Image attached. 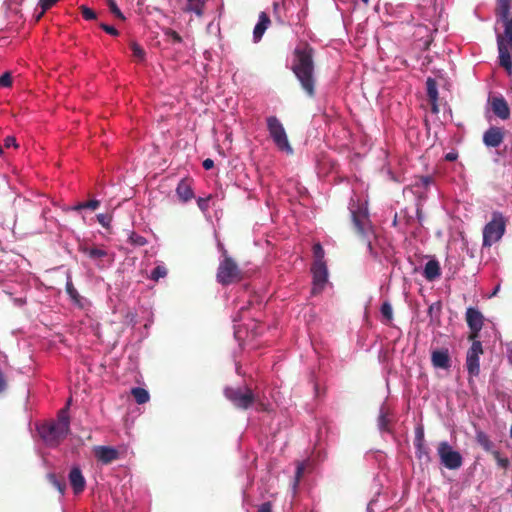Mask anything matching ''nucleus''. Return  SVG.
I'll use <instances>...</instances> for the list:
<instances>
[{
	"label": "nucleus",
	"mask_w": 512,
	"mask_h": 512,
	"mask_svg": "<svg viewBox=\"0 0 512 512\" xmlns=\"http://www.w3.org/2000/svg\"><path fill=\"white\" fill-rule=\"evenodd\" d=\"M324 254V249L320 243H316L313 245V255L315 258L314 263L325 262Z\"/></svg>",
	"instance_id": "nucleus-33"
},
{
	"label": "nucleus",
	"mask_w": 512,
	"mask_h": 512,
	"mask_svg": "<svg viewBox=\"0 0 512 512\" xmlns=\"http://www.w3.org/2000/svg\"><path fill=\"white\" fill-rule=\"evenodd\" d=\"M82 252L85 253L91 259H102L107 256V252L104 249L97 247H82Z\"/></svg>",
	"instance_id": "nucleus-25"
},
{
	"label": "nucleus",
	"mask_w": 512,
	"mask_h": 512,
	"mask_svg": "<svg viewBox=\"0 0 512 512\" xmlns=\"http://www.w3.org/2000/svg\"><path fill=\"white\" fill-rule=\"evenodd\" d=\"M165 35L168 36L169 38H171V40L174 42V43H181L182 42V37L180 36V34L178 32H176L175 30H172L170 28H168L166 31H165Z\"/></svg>",
	"instance_id": "nucleus-39"
},
{
	"label": "nucleus",
	"mask_w": 512,
	"mask_h": 512,
	"mask_svg": "<svg viewBox=\"0 0 512 512\" xmlns=\"http://www.w3.org/2000/svg\"><path fill=\"white\" fill-rule=\"evenodd\" d=\"M131 394L138 404H145L150 399L148 391L141 387L132 388Z\"/></svg>",
	"instance_id": "nucleus-23"
},
{
	"label": "nucleus",
	"mask_w": 512,
	"mask_h": 512,
	"mask_svg": "<svg viewBox=\"0 0 512 512\" xmlns=\"http://www.w3.org/2000/svg\"><path fill=\"white\" fill-rule=\"evenodd\" d=\"M362 2L367 5L369 3V0H362Z\"/></svg>",
	"instance_id": "nucleus-59"
},
{
	"label": "nucleus",
	"mask_w": 512,
	"mask_h": 512,
	"mask_svg": "<svg viewBox=\"0 0 512 512\" xmlns=\"http://www.w3.org/2000/svg\"><path fill=\"white\" fill-rule=\"evenodd\" d=\"M99 205H100V202L98 200H90L87 202L78 203L77 205L73 206L71 209L75 210V211H79L82 209L96 210L99 207Z\"/></svg>",
	"instance_id": "nucleus-28"
},
{
	"label": "nucleus",
	"mask_w": 512,
	"mask_h": 512,
	"mask_svg": "<svg viewBox=\"0 0 512 512\" xmlns=\"http://www.w3.org/2000/svg\"><path fill=\"white\" fill-rule=\"evenodd\" d=\"M258 512H272L271 502H264L259 506Z\"/></svg>",
	"instance_id": "nucleus-47"
},
{
	"label": "nucleus",
	"mask_w": 512,
	"mask_h": 512,
	"mask_svg": "<svg viewBox=\"0 0 512 512\" xmlns=\"http://www.w3.org/2000/svg\"><path fill=\"white\" fill-rule=\"evenodd\" d=\"M266 124L269 135L276 147L288 155L293 154V148L281 121L276 116H269L266 119Z\"/></svg>",
	"instance_id": "nucleus-5"
},
{
	"label": "nucleus",
	"mask_w": 512,
	"mask_h": 512,
	"mask_svg": "<svg viewBox=\"0 0 512 512\" xmlns=\"http://www.w3.org/2000/svg\"><path fill=\"white\" fill-rule=\"evenodd\" d=\"M6 388V380L4 374L0 371V393Z\"/></svg>",
	"instance_id": "nucleus-50"
},
{
	"label": "nucleus",
	"mask_w": 512,
	"mask_h": 512,
	"mask_svg": "<svg viewBox=\"0 0 512 512\" xmlns=\"http://www.w3.org/2000/svg\"><path fill=\"white\" fill-rule=\"evenodd\" d=\"M12 85V76L9 72H5L0 76V86L10 87Z\"/></svg>",
	"instance_id": "nucleus-40"
},
{
	"label": "nucleus",
	"mask_w": 512,
	"mask_h": 512,
	"mask_svg": "<svg viewBox=\"0 0 512 512\" xmlns=\"http://www.w3.org/2000/svg\"><path fill=\"white\" fill-rule=\"evenodd\" d=\"M424 431L422 427H417L415 431V440L414 445L416 448V456L417 458L425 462H430V454H429V448L424 443Z\"/></svg>",
	"instance_id": "nucleus-15"
},
{
	"label": "nucleus",
	"mask_w": 512,
	"mask_h": 512,
	"mask_svg": "<svg viewBox=\"0 0 512 512\" xmlns=\"http://www.w3.org/2000/svg\"><path fill=\"white\" fill-rule=\"evenodd\" d=\"M314 49L307 42L299 43L293 52L291 70L299 81L301 88L310 98L316 94V77L314 74Z\"/></svg>",
	"instance_id": "nucleus-1"
},
{
	"label": "nucleus",
	"mask_w": 512,
	"mask_h": 512,
	"mask_svg": "<svg viewBox=\"0 0 512 512\" xmlns=\"http://www.w3.org/2000/svg\"><path fill=\"white\" fill-rule=\"evenodd\" d=\"M167 273L166 267L158 265L152 270L150 278L154 281H158L160 278L166 277Z\"/></svg>",
	"instance_id": "nucleus-29"
},
{
	"label": "nucleus",
	"mask_w": 512,
	"mask_h": 512,
	"mask_svg": "<svg viewBox=\"0 0 512 512\" xmlns=\"http://www.w3.org/2000/svg\"><path fill=\"white\" fill-rule=\"evenodd\" d=\"M48 478L52 485L60 492V494H64L66 489V484L63 480H59L55 474H49Z\"/></svg>",
	"instance_id": "nucleus-32"
},
{
	"label": "nucleus",
	"mask_w": 512,
	"mask_h": 512,
	"mask_svg": "<svg viewBox=\"0 0 512 512\" xmlns=\"http://www.w3.org/2000/svg\"><path fill=\"white\" fill-rule=\"evenodd\" d=\"M130 47H131V50L133 52V56L139 60V61H142L144 60V57H145V51L143 50V48L136 42H132L130 44Z\"/></svg>",
	"instance_id": "nucleus-34"
},
{
	"label": "nucleus",
	"mask_w": 512,
	"mask_h": 512,
	"mask_svg": "<svg viewBox=\"0 0 512 512\" xmlns=\"http://www.w3.org/2000/svg\"><path fill=\"white\" fill-rule=\"evenodd\" d=\"M476 441L485 451L492 452L493 443L485 432L477 431Z\"/></svg>",
	"instance_id": "nucleus-24"
},
{
	"label": "nucleus",
	"mask_w": 512,
	"mask_h": 512,
	"mask_svg": "<svg viewBox=\"0 0 512 512\" xmlns=\"http://www.w3.org/2000/svg\"><path fill=\"white\" fill-rule=\"evenodd\" d=\"M433 367L448 370L451 367V357L447 348L435 349L431 352Z\"/></svg>",
	"instance_id": "nucleus-14"
},
{
	"label": "nucleus",
	"mask_w": 512,
	"mask_h": 512,
	"mask_svg": "<svg viewBox=\"0 0 512 512\" xmlns=\"http://www.w3.org/2000/svg\"><path fill=\"white\" fill-rule=\"evenodd\" d=\"M472 345L467 351L466 368L470 376H478L480 373V355L483 354L482 344L478 340H471Z\"/></svg>",
	"instance_id": "nucleus-9"
},
{
	"label": "nucleus",
	"mask_w": 512,
	"mask_h": 512,
	"mask_svg": "<svg viewBox=\"0 0 512 512\" xmlns=\"http://www.w3.org/2000/svg\"><path fill=\"white\" fill-rule=\"evenodd\" d=\"M128 241L134 246H145L147 244V239L135 232H132L129 235Z\"/></svg>",
	"instance_id": "nucleus-30"
},
{
	"label": "nucleus",
	"mask_w": 512,
	"mask_h": 512,
	"mask_svg": "<svg viewBox=\"0 0 512 512\" xmlns=\"http://www.w3.org/2000/svg\"><path fill=\"white\" fill-rule=\"evenodd\" d=\"M492 454L497 462V464L502 468H507L509 466V460L508 458L501 457L500 453L498 451H492Z\"/></svg>",
	"instance_id": "nucleus-37"
},
{
	"label": "nucleus",
	"mask_w": 512,
	"mask_h": 512,
	"mask_svg": "<svg viewBox=\"0 0 512 512\" xmlns=\"http://www.w3.org/2000/svg\"><path fill=\"white\" fill-rule=\"evenodd\" d=\"M100 27L108 34L112 35V36H118L119 35V32L118 30L111 26V25H108V24H105V23H101L100 24Z\"/></svg>",
	"instance_id": "nucleus-43"
},
{
	"label": "nucleus",
	"mask_w": 512,
	"mask_h": 512,
	"mask_svg": "<svg viewBox=\"0 0 512 512\" xmlns=\"http://www.w3.org/2000/svg\"><path fill=\"white\" fill-rule=\"evenodd\" d=\"M107 4H108V7L111 11V13L117 17L118 19L120 20H124L125 17L123 15V13L120 11V9L118 8L117 4H116V1L115 0H107Z\"/></svg>",
	"instance_id": "nucleus-35"
},
{
	"label": "nucleus",
	"mask_w": 512,
	"mask_h": 512,
	"mask_svg": "<svg viewBox=\"0 0 512 512\" xmlns=\"http://www.w3.org/2000/svg\"><path fill=\"white\" fill-rule=\"evenodd\" d=\"M270 24L271 20L269 15L266 12H260L258 23L255 25L253 30L254 42H259L261 40L263 34L270 26Z\"/></svg>",
	"instance_id": "nucleus-19"
},
{
	"label": "nucleus",
	"mask_w": 512,
	"mask_h": 512,
	"mask_svg": "<svg viewBox=\"0 0 512 512\" xmlns=\"http://www.w3.org/2000/svg\"><path fill=\"white\" fill-rule=\"evenodd\" d=\"M212 199V195L206 198H198L197 205L202 212H206L209 209V201Z\"/></svg>",
	"instance_id": "nucleus-38"
},
{
	"label": "nucleus",
	"mask_w": 512,
	"mask_h": 512,
	"mask_svg": "<svg viewBox=\"0 0 512 512\" xmlns=\"http://www.w3.org/2000/svg\"><path fill=\"white\" fill-rule=\"evenodd\" d=\"M458 155L455 152H449L445 155V159L449 162L455 161Z\"/></svg>",
	"instance_id": "nucleus-51"
},
{
	"label": "nucleus",
	"mask_w": 512,
	"mask_h": 512,
	"mask_svg": "<svg viewBox=\"0 0 512 512\" xmlns=\"http://www.w3.org/2000/svg\"><path fill=\"white\" fill-rule=\"evenodd\" d=\"M417 219L419 222H422L423 220V214L421 208H417Z\"/></svg>",
	"instance_id": "nucleus-53"
},
{
	"label": "nucleus",
	"mask_w": 512,
	"mask_h": 512,
	"mask_svg": "<svg viewBox=\"0 0 512 512\" xmlns=\"http://www.w3.org/2000/svg\"><path fill=\"white\" fill-rule=\"evenodd\" d=\"M492 110L495 115L501 119H507L510 116V110L503 97H494L492 100Z\"/></svg>",
	"instance_id": "nucleus-20"
},
{
	"label": "nucleus",
	"mask_w": 512,
	"mask_h": 512,
	"mask_svg": "<svg viewBox=\"0 0 512 512\" xmlns=\"http://www.w3.org/2000/svg\"><path fill=\"white\" fill-rule=\"evenodd\" d=\"M3 154V148L2 146L0 145V156Z\"/></svg>",
	"instance_id": "nucleus-58"
},
{
	"label": "nucleus",
	"mask_w": 512,
	"mask_h": 512,
	"mask_svg": "<svg viewBox=\"0 0 512 512\" xmlns=\"http://www.w3.org/2000/svg\"><path fill=\"white\" fill-rule=\"evenodd\" d=\"M423 275L428 281H433L440 277L441 269L439 262L435 259L429 260L424 267Z\"/></svg>",
	"instance_id": "nucleus-21"
},
{
	"label": "nucleus",
	"mask_w": 512,
	"mask_h": 512,
	"mask_svg": "<svg viewBox=\"0 0 512 512\" xmlns=\"http://www.w3.org/2000/svg\"><path fill=\"white\" fill-rule=\"evenodd\" d=\"M94 456L102 464L108 465L119 458V451L110 446H95Z\"/></svg>",
	"instance_id": "nucleus-13"
},
{
	"label": "nucleus",
	"mask_w": 512,
	"mask_h": 512,
	"mask_svg": "<svg viewBox=\"0 0 512 512\" xmlns=\"http://www.w3.org/2000/svg\"><path fill=\"white\" fill-rule=\"evenodd\" d=\"M499 289H500V285H497V286L495 287L494 291L492 292L491 297H492V296H495V295L498 293Z\"/></svg>",
	"instance_id": "nucleus-54"
},
{
	"label": "nucleus",
	"mask_w": 512,
	"mask_h": 512,
	"mask_svg": "<svg viewBox=\"0 0 512 512\" xmlns=\"http://www.w3.org/2000/svg\"><path fill=\"white\" fill-rule=\"evenodd\" d=\"M58 1L59 0H39L38 6L41 8V11L36 16V21H39L45 12L52 8Z\"/></svg>",
	"instance_id": "nucleus-27"
},
{
	"label": "nucleus",
	"mask_w": 512,
	"mask_h": 512,
	"mask_svg": "<svg viewBox=\"0 0 512 512\" xmlns=\"http://www.w3.org/2000/svg\"><path fill=\"white\" fill-rule=\"evenodd\" d=\"M428 101L431 105V112L434 114L439 113L438 99H435L434 101L433 100H428Z\"/></svg>",
	"instance_id": "nucleus-48"
},
{
	"label": "nucleus",
	"mask_w": 512,
	"mask_h": 512,
	"mask_svg": "<svg viewBox=\"0 0 512 512\" xmlns=\"http://www.w3.org/2000/svg\"><path fill=\"white\" fill-rule=\"evenodd\" d=\"M97 220L103 227L107 228L111 222V216L108 214H98Z\"/></svg>",
	"instance_id": "nucleus-42"
},
{
	"label": "nucleus",
	"mask_w": 512,
	"mask_h": 512,
	"mask_svg": "<svg viewBox=\"0 0 512 512\" xmlns=\"http://www.w3.org/2000/svg\"><path fill=\"white\" fill-rule=\"evenodd\" d=\"M176 194L180 201L188 202L194 198V192L192 189V180L188 178L182 179L176 188Z\"/></svg>",
	"instance_id": "nucleus-18"
},
{
	"label": "nucleus",
	"mask_w": 512,
	"mask_h": 512,
	"mask_svg": "<svg viewBox=\"0 0 512 512\" xmlns=\"http://www.w3.org/2000/svg\"><path fill=\"white\" fill-rule=\"evenodd\" d=\"M68 478L75 494H80L84 491L86 480L79 467H73L69 472Z\"/></svg>",
	"instance_id": "nucleus-17"
},
{
	"label": "nucleus",
	"mask_w": 512,
	"mask_h": 512,
	"mask_svg": "<svg viewBox=\"0 0 512 512\" xmlns=\"http://www.w3.org/2000/svg\"><path fill=\"white\" fill-rule=\"evenodd\" d=\"M351 214L353 226L356 233L359 236L366 238L368 234L371 232V225L368 213L359 208L357 210H352Z\"/></svg>",
	"instance_id": "nucleus-11"
},
{
	"label": "nucleus",
	"mask_w": 512,
	"mask_h": 512,
	"mask_svg": "<svg viewBox=\"0 0 512 512\" xmlns=\"http://www.w3.org/2000/svg\"><path fill=\"white\" fill-rule=\"evenodd\" d=\"M426 90H427V97L428 100H435L438 99V89H437V83L435 79L428 77L426 80Z\"/></svg>",
	"instance_id": "nucleus-26"
},
{
	"label": "nucleus",
	"mask_w": 512,
	"mask_h": 512,
	"mask_svg": "<svg viewBox=\"0 0 512 512\" xmlns=\"http://www.w3.org/2000/svg\"><path fill=\"white\" fill-rule=\"evenodd\" d=\"M80 10H81V14L85 20L96 19V13L91 8L83 5L80 7Z\"/></svg>",
	"instance_id": "nucleus-36"
},
{
	"label": "nucleus",
	"mask_w": 512,
	"mask_h": 512,
	"mask_svg": "<svg viewBox=\"0 0 512 512\" xmlns=\"http://www.w3.org/2000/svg\"><path fill=\"white\" fill-rule=\"evenodd\" d=\"M388 423H389V420H388L386 414L381 413L379 418H378V425H379L380 429L381 430H387L388 429Z\"/></svg>",
	"instance_id": "nucleus-44"
},
{
	"label": "nucleus",
	"mask_w": 512,
	"mask_h": 512,
	"mask_svg": "<svg viewBox=\"0 0 512 512\" xmlns=\"http://www.w3.org/2000/svg\"><path fill=\"white\" fill-rule=\"evenodd\" d=\"M484 317L482 313L476 308L469 307L466 311V322L471 330L469 340H476L479 336V332L483 327Z\"/></svg>",
	"instance_id": "nucleus-12"
},
{
	"label": "nucleus",
	"mask_w": 512,
	"mask_h": 512,
	"mask_svg": "<svg viewBox=\"0 0 512 512\" xmlns=\"http://www.w3.org/2000/svg\"><path fill=\"white\" fill-rule=\"evenodd\" d=\"M313 287L311 293L317 295L322 292L328 281V270L325 262L313 263Z\"/></svg>",
	"instance_id": "nucleus-10"
},
{
	"label": "nucleus",
	"mask_w": 512,
	"mask_h": 512,
	"mask_svg": "<svg viewBox=\"0 0 512 512\" xmlns=\"http://www.w3.org/2000/svg\"><path fill=\"white\" fill-rule=\"evenodd\" d=\"M381 314L385 318L386 323H390L393 318V309L389 302H384L381 306Z\"/></svg>",
	"instance_id": "nucleus-31"
},
{
	"label": "nucleus",
	"mask_w": 512,
	"mask_h": 512,
	"mask_svg": "<svg viewBox=\"0 0 512 512\" xmlns=\"http://www.w3.org/2000/svg\"><path fill=\"white\" fill-rule=\"evenodd\" d=\"M512 0H497L496 15L504 26L503 34L497 35L499 65L508 74L512 73V15L510 16Z\"/></svg>",
	"instance_id": "nucleus-2"
},
{
	"label": "nucleus",
	"mask_w": 512,
	"mask_h": 512,
	"mask_svg": "<svg viewBox=\"0 0 512 512\" xmlns=\"http://www.w3.org/2000/svg\"><path fill=\"white\" fill-rule=\"evenodd\" d=\"M259 406H260V407H259V410H264V409H265V406H264V404H263V403H260V405H259Z\"/></svg>",
	"instance_id": "nucleus-56"
},
{
	"label": "nucleus",
	"mask_w": 512,
	"mask_h": 512,
	"mask_svg": "<svg viewBox=\"0 0 512 512\" xmlns=\"http://www.w3.org/2000/svg\"><path fill=\"white\" fill-rule=\"evenodd\" d=\"M304 470H305V466L303 463H299L296 467V472H295V483H294V486L296 487L304 473Z\"/></svg>",
	"instance_id": "nucleus-41"
},
{
	"label": "nucleus",
	"mask_w": 512,
	"mask_h": 512,
	"mask_svg": "<svg viewBox=\"0 0 512 512\" xmlns=\"http://www.w3.org/2000/svg\"><path fill=\"white\" fill-rule=\"evenodd\" d=\"M244 274L237 262L228 254L227 250H223V259L217 268L216 280L223 286L242 281Z\"/></svg>",
	"instance_id": "nucleus-4"
},
{
	"label": "nucleus",
	"mask_w": 512,
	"mask_h": 512,
	"mask_svg": "<svg viewBox=\"0 0 512 512\" xmlns=\"http://www.w3.org/2000/svg\"><path fill=\"white\" fill-rule=\"evenodd\" d=\"M367 245H368V248L371 250V249H372V245H371V242H370V241H368V244H367Z\"/></svg>",
	"instance_id": "nucleus-57"
},
{
	"label": "nucleus",
	"mask_w": 512,
	"mask_h": 512,
	"mask_svg": "<svg viewBox=\"0 0 512 512\" xmlns=\"http://www.w3.org/2000/svg\"><path fill=\"white\" fill-rule=\"evenodd\" d=\"M437 453L441 464L449 470H457L463 464V457L455 451L447 441H442L437 447Z\"/></svg>",
	"instance_id": "nucleus-8"
},
{
	"label": "nucleus",
	"mask_w": 512,
	"mask_h": 512,
	"mask_svg": "<svg viewBox=\"0 0 512 512\" xmlns=\"http://www.w3.org/2000/svg\"><path fill=\"white\" fill-rule=\"evenodd\" d=\"M505 232V221L501 214L495 213L483 230V245L491 246L501 239Z\"/></svg>",
	"instance_id": "nucleus-7"
},
{
	"label": "nucleus",
	"mask_w": 512,
	"mask_h": 512,
	"mask_svg": "<svg viewBox=\"0 0 512 512\" xmlns=\"http://www.w3.org/2000/svg\"><path fill=\"white\" fill-rule=\"evenodd\" d=\"M225 397L238 409H249L256 400L252 389L247 386L226 387Z\"/></svg>",
	"instance_id": "nucleus-6"
},
{
	"label": "nucleus",
	"mask_w": 512,
	"mask_h": 512,
	"mask_svg": "<svg viewBox=\"0 0 512 512\" xmlns=\"http://www.w3.org/2000/svg\"><path fill=\"white\" fill-rule=\"evenodd\" d=\"M4 147L5 148H10V147L17 148L18 144H17L16 138L14 136H7L4 139Z\"/></svg>",
	"instance_id": "nucleus-45"
},
{
	"label": "nucleus",
	"mask_w": 512,
	"mask_h": 512,
	"mask_svg": "<svg viewBox=\"0 0 512 512\" xmlns=\"http://www.w3.org/2000/svg\"><path fill=\"white\" fill-rule=\"evenodd\" d=\"M191 10L193 12H195L197 15H201L202 14V9L199 6V3L195 4V6L191 8Z\"/></svg>",
	"instance_id": "nucleus-52"
},
{
	"label": "nucleus",
	"mask_w": 512,
	"mask_h": 512,
	"mask_svg": "<svg viewBox=\"0 0 512 512\" xmlns=\"http://www.w3.org/2000/svg\"><path fill=\"white\" fill-rule=\"evenodd\" d=\"M202 165L205 170H210L214 167V161L210 158H207L203 161Z\"/></svg>",
	"instance_id": "nucleus-49"
},
{
	"label": "nucleus",
	"mask_w": 512,
	"mask_h": 512,
	"mask_svg": "<svg viewBox=\"0 0 512 512\" xmlns=\"http://www.w3.org/2000/svg\"><path fill=\"white\" fill-rule=\"evenodd\" d=\"M504 139V131L499 127L489 128L483 135V142L488 147H498Z\"/></svg>",
	"instance_id": "nucleus-16"
},
{
	"label": "nucleus",
	"mask_w": 512,
	"mask_h": 512,
	"mask_svg": "<svg viewBox=\"0 0 512 512\" xmlns=\"http://www.w3.org/2000/svg\"><path fill=\"white\" fill-rule=\"evenodd\" d=\"M66 293L69 295L71 301L78 307L82 308V296L79 294L77 289L74 287L72 278L70 275L67 276V282H66Z\"/></svg>",
	"instance_id": "nucleus-22"
},
{
	"label": "nucleus",
	"mask_w": 512,
	"mask_h": 512,
	"mask_svg": "<svg viewBox=\"0 0 512 512\" xmlns=\"http://www.w3.org/2000/svg\"><path fill=\"white\" fill-rule=\"evenodd\" d=\"M218 246L221 251V254L223 255V250H226L225 247L221 243H219Z\"/></svg>",
	"instance_id": "nucleus-55"
},
{
	"label": "nucleus",
	"mask_w": 512,
	"mask_h": 512,
	"mask_svg": "<svg viewBox=\"0 0 512 512\" xmlns=\"http://www.w3.org/2000/svg\"><path fill=\"white\" fill-rule=\"evenodd\" d=\"M38 432L47 445L58 446L70 432L68 407L62 408L58 412L57 420L48 421L40 425Z\"/></svg>",
	"instance_id": "nucleus-3"
},
{
	"label": "nucleus",
	"mask_w": 512,
	"mask_h": 512,
	"mask_svg": "<svg viewBox=\"0 0 512 512\" xmlns=\"http://www.w3.org/2000/svg\"><path fill=\"white\" fill-rule=\"evenodd\" d=\"M433 183V178L431 176H421L419 179V184L424 188L429 187Z\"/></svg>",
	"instance_id": "nucleus-46"
},
{
	"label": "nucleus",
	"mask_w": 512,
	"mask_h": 512,
	"mask_svg": "<svg viewBox=\"0 0 512 512\" xmlns=\"http://www.w3.org/2000/svg\"><path fill=\"white\" fill-rule=\"evenodd\" d=\"M509 360H510V362L512 363V352H511V353H510V355H509Z\"/></svg>",
	"instance_id": "nucleus-60"
}]
</instances>
